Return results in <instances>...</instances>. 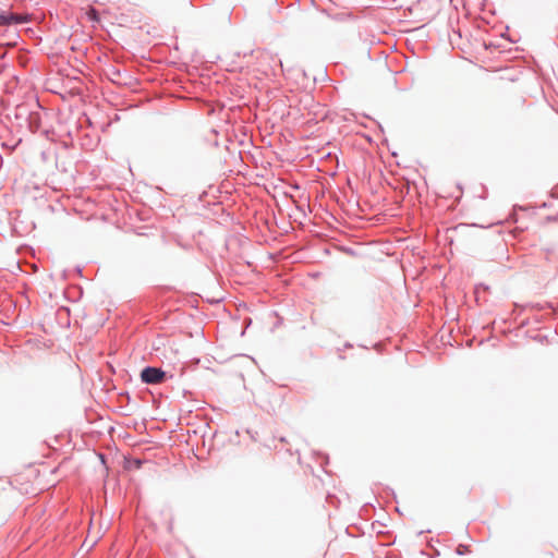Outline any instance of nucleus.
Here are the masks:
<instances>
[{"label":"nucleus","mask_w":558,"mask_h":558,"mask_svg":"<svg viewBox=\"0 0 558 558\" xmlns=\"http://www.w3.org/2000/svg\"><path fill=\"white\" fill-rule=\"evenodd\" d=\"M166 373L161 368L157 367H145L141 372V379L145 384L156 385L165 380Z\"/></svg>","instance_id":"f257e3e1"},{"label":"nucleus","mask_w":558,"mask_h":558,"mask_svg":"<svg viewBox=\"0 0 558 558\" xmlns=\"http://www.w3.org/2000/svg\"><path fill=\"white\" fill-rule=\"evenodd\" d=\"M25 21H26V19L19 14L0 13V26L10 25V24H21Z\"/></svg>","instance_id":"f03ea898"},{"label":"nucleus","mask_w":558,"mask_h":558,"mask_svg":"<svg viewBox=\"0 0 558 558\" xmlns=\"http://www.w3.org/2000/svg\"><path fill=\"white\" fill-rule=\"evenodd\" d=\"M87 16L89 20L92 21H98V14H97V11L93 8H90L87 12H86Z\"/></svg>","instance_id":"7ed1b4c3"}]
</instances>
